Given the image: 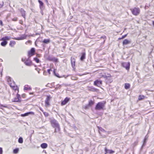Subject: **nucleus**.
<instances>
[{"instance_id":"f257e3e1","label":"nucleus","mask_w":154,"mask_h":154,"mask_svg":"<svg viewBox=\"0 0 154 154\" xmlns=\"http://www.w3.org/2000/svg\"><path fill=\"white\" fill-rule=\"evenodd\" d=\"M51 123L52 126L55 127V132H57L60 131V126L59 124L57 121L54 119H51Z\"/></svg>"},{"instance_id":"f03ea898","label":"nucleus","mask_w":154,"mask_h":154,"mask_svg":"<svg viewBox=\"0 0 154 154\" xmlns=\"http://www.w3.org/2000/svg\"><path fill=\"white\" fill-rule=\"evenodd\" d=\"M30 58L28 57L27 59L25 58H22L21 60L24 62V64L27 66H30L32 64V61L30 59Z\"/></svg>"},{"instance_id":"7ed1b4c3","label":"nucleus","mask_w":154,"mask_h":154,"mask_svg":"<svg viewBox=\"0 0 154 154\" xmlns=\"http://www.w3.org/2000/svg\"><path fill=\"white\" fill-rule=\"evenodd\" d=\"M105 103L103 102L98 103L95 107V109L97 110L103 109Z\"/></svg>"},{"instance_id":"20e7f679","label":"nucleus","mask_w":154,"mask_h":154,"mask_svg":"<svg viewBox=\"0 0 154 154\" xmlns=\"http://www.w3.org/2000/svg\"><path fill=\"white\" fill-rule=\"evenodd\" d=\"M131 10L133 14L135 16L138 15L140 12V9L138 8H134L133 9H131Z\"/></svg>"},{"instance_id":"39448f33","label":"nucleus","mask_w":154,"mask_h":154,"mask_svg":"<svg viewBox=\"0 0 154 154\" xmlns=\"http://www.w3.org/2000/svg\"><path fill=\"white\" fill-rule=\"evenodd\" d=\"M103 76L107 80L106 81V82L111 83L112 81L110 74H108L107 75H103Z\"/></svg>"},{"instance_id":"423d86ee","label":"nucleus","mask_w":154,"mask_h":154,"mask_svg":"<svg viewBox=\"0 0 154 154\" xmlns=\"http://www.w3.org/2000/svg\"><path fill=\"white\" fill-rule=\"evenodd\" d=\"M103 76L107 80L106 81V82L111 83L112 81L110 74H108L107 75H103Z\"/></svg>"},{"instance_id":"0eeeda50","label":"nucleus","mask_w":154,"mask_h":154,"mask_svg":"<svg viewBox=\"0 0 154 154\" xmlns=\"http://www.w3.org/2000/svg\"><path fill=\"white\" fill-rule=\"evenodd\" d=\"M35 49L34 48H32L30 51L28 52V57L30 58L35 54Z\"/></svg>"},{"instance_id":"6e6552de","label":"nucleus","mask_w":154,"mask_h":154,"mask_svg":"<svg viewBox=\"0 0 154 154\" xmlns=\"http://www.w3.org/2000/svg\"><path fill=\"white\" fill-rule=\"evenodd\" d=\"M8 82L10 87L11 88L14 87L16 85L14 82L11 80V78H9L8 79Z\"/></svg>"},{"instance_id":"1a4fd4ad","label":"nucleus","mask_w":154,"mask_h":154,"mask_svg":"<svg viewBox=\"0 0 154 154\" xmlns=\"http://www.w3.org/2000/svg\"><path fill=\"white\" fill-rule=\"evenodd\" d=\"M20 98V96L18 94H17L16 97L14 98L13 100V101L14 102H20L21 101Z\"/></svg>"},{"instance_id":"9d476101","label":"nucleus","mask_w":154,"mask_h":154,"mask_svg":"<svg viewBox=\"0 0 154 154\" xmlns=\"http://www.w3.org/2000/svg\"><path fill=\"white\" fill-rule=\"evenodd\" d=\"M102 84V81L98 80L94 81V85L98 87L100 86Z\"/></svg>"},{"instance_id":"9b49d317","label":"nucleus","mask_w":154,"mask_h":154,"mask_svg":"<svg viewBox=\"0 0 154 154\" xmlns=\"http://www.w3.org/2000/svg\"><path fill=\"white\" fill-rule=\"evenodd\" d=\"M50 96H47V97L45 100V106L47 107L50 105L49 102L50 100Z\"/></svg>"},{"instance_id":"f8f14e48","label":"nucleus","mask_w":154,"mask_h":154,"mask_svg":"<svg viewBox=\"0 0 154 154\" xmlns=\"http://www.w3.org/2000/svg\"><path fill=\"white\" fill-rule=\"evenodd\" d=\"M122 65L125 67V68L126 69L128 70L129 68L130 63L129 62L128 63H122Z\"/></svg>"},{"instance_id":"ddd939ff","label":"nucleus","mask_w":154,"mask_h":154,"mask_svg":"<svg viewBox=\"0 0 154 154\" xmlns=\"http://www.w3.org/2000/svg\"><path fill=\"white\" fill-rule=\"evenodd\" d=\"M69 100V98L66 97L64 100L61 103L62 105H65Z\"/></svg>"},{"instance_id":"4468645a","label":"nucleus","mask_w":154,"mask_h":154,"mask_svg":"<svg viewBox=\"0 0 154 154\" xmlns=\"http://www.w3.org/2000/svg\"><path fill=\"white\" fill-rule=\"evenodd\" d=\"M98 128L99 130V133L100 134H101V132H103L105 133L106 134H107V132L102 128L98 127Z\"/></svg>"},{"instance_id":"2eb2a0df","label":"nucleus","mask_w":154,"mask_h":154,"mask_svg":"<svg viewBox=\"0 0 154 154\" xmlns=\"http://www.w3.org/2000/svg\"><path fill=\"white\" fill-rule=\"evenodd\" d=\"M30 114H34V112H29L27 113H26L22 115V116H28Z\"/></svg>"},{"instance_id":"dca6fc26","label":"nucleus","mask_w":154,"mask_h":154,"mask_svg":"<svg viewBox=\"0 0 154 154\" xmlns=\"http://www.w3.org/2000/svg\"><path fill=\"white\" fill-rule=\"evenodd\" d=\"M21 13L22 14V16L24 18H25V11L23 9H21L20 10Z\"/></svg>"},{"instance_id":"f3484780","label":"nucleus","mask_w":154,"mask_h":154,"mask_svg":"<svg viewBox=\"0 0 154 154\" xmlns=\"http://www.w3.org/2000/svg\"><path fill=\"white\" fill-rule=\"evenodd\" d=\"M11 37L10 36H6L5 37L2 38L0 40H9L10 39Z\"/></svg>"},{"instance_id":"a211bd4d","label":"nucleus","mask_w":154,"mask_h":154,"mask_svg":"<svg viewBox=\"0 0 154 154\" xmlns=\"http://www.w3.org/2000/svg\"><path fill=\"white\" fill-rule=\"evenodd\" d=\"M131 43V42L127 39H125L123 42V45H126Z\"/></svg>"},{"instance_id":"6ab92c4d","label":"nucleus","mask_w":154,"mask_h":154,"mask_svg":"<svg viewBox=\"0 0 154 154\" xmlns=\"http://www.w3.org/2000/svg\"><path fill=\"white\" fill-rule=\"evenodd\" d=\"M71 62L72 66L73 67L75 66V60L74 58H71Z\"/></svg>"},{"instance_id":"aec40b11","label":"nucleus","mask_w":154,"mask_h":154,"mask_svg":"<svg viewBox=\"0 0 154 154\" xmlns=\"http://www.w3.org/2000/svg\"><path fill=\"white\" fill-rule=\"evenodd\" d=\"M48 144L45 143H42L41 145V147L43 149L46 148Z\"/></svg>"},{"instance_id":"412c9836","label":"nucleus","mask_w":154,"mask_h":154,"mask_svg":"<svg viewBox=\"0 0 154 154\" xmlns=\"http://www.w3.org/2000/svg\"><path fill=\"white\" fill-rule=\"evenodd\" d=\"M3 41L1 43V45L3 47L5 46L7 44L6 41L2 40Z\"/></svg>"},{"instance_id":"4be33fe9","label":"nucleus","mask_w":154,"mask_h":154,"mask_svg":"<svg viewBox=\"0 0 154 154\" xmlns=\"http://www.w3.org/2000/svg\"><path fill=\"white\" fill-rule=\"evenodd\" d=\"M38 2L40 4V8L41 9H42L43 8V6L44 4L43 2L40 0H38Z\"/></svg>"},{"instance_id":"5701e85b","label":"nucleus","mask_w":154,"mask_h":154,"mask_svg":"<svg viewBox=\"0 0 154 154\" xmlns=\"http://www.w3.org/2000/svg\"><path fill=\"white\" fill-rule=\"evenodd\" d=\"M85 53H83L82 54V56L80 58L81 61H83L85 58Z\"/></svg>"},{"instance_id":"b1692460","label":"nucleus","mask_w":154,"mask_h":154,"mask_svg":"<svg viewBox=\"0 0 154 154\" xmlns=\"http://www.w3.org/2000/svg\"><path fill=\"white\" fill-rule=\"evenodd\" d=\"M26 38V37L25 36H21L20 37H19L18 38H14V39H15L16 40H23V39H25Z\"/></svg>"},{"instance_id":"393cba45","label":"nucleus","mask_w":154,"mask_h":154,"mask_svg":"<svg viewBox=\"0 0 154 154\" xmlns=\"http://www.w3.org/2000/svg\"><path fill=\"white\" fill-rule=\"evenodd\" d=\"M16 43L14 41H11L9 45L11 47H13L14 45Z\"/></svg>"},{"instance_id":"a878e982","label":"nucleus","mask_w":154,"mask_h":154,"mask_svg":"<svg viewBox=\"0 0 154 154\" xmlns=\"http://www.w3.org/2000/svg\"><path fill=\"white\" fill-rule=\"evenodd\" d=\"M28 85H26L24 87V90H31V88L30 87H28Z\"/></svg>"},{"instance_id":"bb28decb","label":"nucleus","mask_w":154,"mask_h":154,"mask_svg":"<svg viewBox=\"0 0 154 154\" xmlns=\"http://www.w3.org/2000/svg\"><path fill=\"white\" fill-rule=\"evenodd\" d=\"M130 85L128 83H125V88L126 89H128L130 88Z\"/></svg>"},{"instance_id":"cd10ccee","label":"nucleus","mask_w":154,"mask_h":154,"mask_svg":"<svg viewBox=\"0 0 154 154\" xmlns=\"http://www.w3.org/2000/svg\"><path fill=\"white\" fill-rule=\"evenodd\" d=\"M50 42V40L49 39H45L43 41V42L46 44H48Z\"/></svg>"},{"instance_id":"c85d7f7f","label":"nucleus","mask_w":154,"mask_h":154,"mask_svg":"<svg viewBox=\"0 0 154 154\" xmlns=\"http://www.w3.org/2000/svg\"><path fill=\"white\" fill-rule=\"evenodd\" d=\"M94 103V102L91 100H90L89 101L88 105L90 106H91L93 105Z\"/></svg>"},{"instance_id":"c756f323","label":"nucleus","mask_w":154,"mask_h":154,"mask_svg":"<svg viewBox=\"0 0 154 154\" xmlns=\"http://www.w3.org/2000/svg\"><path fill=\"white\" fill-rule=\"evenodd\" d=\"M34 60L37 63H39V60L37 57H35L34 58Z\"/></svg>"},{"instance_id":"7c9ffc66","label":"nucleus","mask_w":154,"mask_h":154,"mask_svg":"<svg viewBox=\"0 0 154 154\" xmlns=\"http://www.w3.org/2000/svg\"><path fill=\"white\" fill-rule=\"evenodd\" d=\"M18 142L20 143H23V139L22 137H20L18 139Z\"/></svg>"},{"instance_id":"2f4dec72","label":"nucleus","mask_w":154,"mask_h":154,"mask_svg":"<svg viewBox=\"0 0 154 154\" xmlns=\"http://www.w3.org/2000/svg\"><path fill=\"white\" fill-rule=\"evenodd\" d=\"M107 152L108 153L111 154L114 152H115L111 149H107Z\"/></svg>"},{"instance_id":"473e14b6","label":"nucleus","mask_w":154,"mask_h":154,"mask_svg":"<svg viewBox=\"0 0 154 154\" xmlns=\"http://www.w3.org/2000/svg\"><path fill=\"white\" fill-rule=\"evenodd\" d=\"M19 149H14L13 152L14 153L16 154L18 152Z\"/></svg>"},{"instance_id":"72a5a7b5","label":"nucleus","mask_w":154,"mask_h":154,"mask_svg":"<svg viewBox=\"0 0 154 154\" xmlns=\"http://www.w3.org/2000/svg\"><path fill=\"white\" fill-rule=\"evenodd\" d=\"M46 86L47 87H49L50 88H52V87H53V85H52V84L49 83Z\"/></svg>"},{"instance_id":"f704fd0d","label":"nucleus","mask_w":154,"mask_h":154,"mask_svg":"<svg viewBox=\"0 0 154 154\" xmlns=\"http://www.w3.org/2000/svg\"><path fill=\"white\" fill-rule=\"evenodd\" d=\"M148 138V136L146 135L144 139V143L143 145H144L145 144V143H146V140H147V139Z\"/></svg>"},{"instance_id":"c9c22d12","label":"nucleus","mask_w":154,"mask_h":154,"mask_svg":"<svg viewBox=\"0 0 154 154\" xmlns=\"http://www.w3.org/2000/svg\"><path fill=\"white\" fill-rule=\"evenodd\" d=\"M12 88L15 90H18V89L17 86L16 85L14 86V87H13Z\"/></svg>"},{"instance_id":"e433bc0d","label":"nucleus","mask_w":154,"mask_h":154,"mask_svg":"<svg viewBox=\"0 0 154 154\" xmlns=\"http://www.w3.org/2000/svg\"><path fill=\"white\" fill-rule=\"evenodd\" d=\"M144 97L143 96H141L140 95L139 96L138 99L139 100H141Z\"/></svg>"},{"instance_id":"4c0bfd02","label":"nucleus","mask_w":154,"mask_h":154,"mask_svg":"<svg viewBox=\"0 0 154 154\" xmlns=\"http://www.w3.org/2000/svg\"><path fill=\"white\" fill-rule=\"evenodd\" d=\"M44 114L45 115V116L46 117H47L48 116V112H43Z\"/></svg>"},{"instance_id":"58836bf2","label":"nucleus","mask_w":154,"mask_h":154,"mask_svg":"<svg viewBox=\"0 0 154 154\" xmlns=\"http://www.w3.org/2000/svg\"><path fill=\"white\" fill-rule=\"evenodd\" d=\"M17 20V17H15L12 19V20L14 21H16Z\"/></svg>"},{"instance_id":"ea45409f","label":"nucleus","mask_w":154,"mask_h":154,"mask_svg":"<svg viewBox=\"0 0 154 154\" xmlns=\"http://www.w3.org/2000/svg\"><path fill=\"white\" fill-rule=\"evenodd\" d=\"M53 72H54V74L57 77H58V78H60V77L58 75L56 74L55 73V70H54V71H53Z\"/></svg>"},{"instance_id":"a19ab883","label":"nucleus","mask_w":154,"mask_h":154,"mask_svg":"<svg viewBox=\"0 0 154 154\" xmlns=\"http://www.w3.org/2000/svg\"><path fill=\"white\" fill-rule=\"evenodd\" d=\"M3 5V2H2L0 3V8H2Z\"/></svg>"},{"instance_id":"79ce46f5","label":"nucleus","mask_w":154,"mask_h":154,"mask_svg":"<svg viewBox=\"0 0 154 154\" xmlns=\"http://www.w3.org/2000/svg\"><path fill=\"white\" fill-rule=\"evenodd\" d=\"M127 35V34H126L124 35H123L122 36V37L121 38H125V37Z\"/></svg>"},{"instance_id":"37998d69","label":"nucleus","mask_w":154,"mask_h":154,"mask_svg":"<svg viewBox=\"0 0 154 154\" xmlns=\"http://www.w3.org/2000/svg\"><path fill=\"white\" fill-rule=\"evenodd\" d=\"M2 149L1 148H0V154H2Z\"/></svg>"},{"instance_id":"c03bdc74","label":"nucleus","mask_w":154,"mask_h":154,"mask_svg":"<svg viewBox=\"0 0 154 154\" xmlns=\"http://www.w3.org/2000/svg\"><path fill=\"white\" fill-rule=\"evenodd\" d=\"M107 149L106 148H105V151L106 152V153L105 154H106L107 153H108V152H107Z\"/></svg>"},{"instance_id":"a18cd8bd","label":"nucleus","mask_w":154,"mask_h":154,"mask_svg":"<svg viewBox=\"0 0 154 154\" xmlns=\"http://www.w3.org/2000/svg\"><path fill=\"white\" fill-rule=\"evenodd\" d=\"M35 69L38 71V73H40V70L39 69L36 68Z\"/></svg>"},{"instance_id":"49530a36","label":"nucleus","mask_w":154,"mask_h":154,"mask_svg":"<svg viewBox=\"0 0 154 154\" xmlns=\"http://www.w3.org/2000/svg\"><path fill=\"white\" fill-rule=\"evenodd\" d=\"M0 24L1 26H3V24L2 23V22L1 20H0Z\"/></svg>"},{"instance_id":"de8ad7c7","label":"nucleus","mask_w":154,"mask_h":154,"mask_svg":"<svg viewBox=\"0 0 154 154\" xmlns=\"http://www.w3.org/2000/svg\"><path fill=\"white\" fill-rule=\"evenodd\" d=\"M51 71V69H49L48 70V72L49 74H50V71Z\"/></svg>"},{"instance_id":"09e8293b","label":"nucleus","mask_w":154,"mask_h":154,"mask_svg":"<svg viewBox=\"0 0 154 154\" xmlns=\"http://www.w3.org/2000/svg\"><path fill=\"white\" fill-rule=\"evenodd\" d=\"M1 106H3V107H5V108H7V106H3L2 105H1V104H0V107H1Z\"/></svg>"},{"instance_id":"8fccbe9b","label":"nucleus","mask_w":154,"mask_h":154,"mask_svg":"<svg viewBox=\"0 0 154 154\" xmlns=\"http://www.w3.org/2000/svg\"><path fill=\"white\" fill-rule=\"evenodd\" d=\"M37 56L38 57H41V55L40 54H37Z\"/></svg>"},{"instance_id":"3c124183","label":"nucleus","mask_w":154,"mask_h":154,"mask_svg":"<svg viewBox=\"0 0 154 154\" xmlns=\"http://www.w3.org/2000/svg\"><path fill=\"white\" fill-rule=\"evenodd\" d=\"M19 23L20 24H22L23 23V22L22 20H20Z\"/></svg>"},{"instance_id":"603ef678","label":"nucleus","mask_w":154,"mask_h":154,"mask_svg":"<svg viewBox=\"0 0 154 154\" xmlns=\"http://www.w3.org/2000/svg\"><path fill=\"white\" fill-rule=\"evenodd\" d=\"M45 72H45V71H44V72H43V74H44V75H46L45 74Z\"/></svg>"},{"instance_id":"864d4df0","label":"nucleus","mask_w":154,"mask_h":154,"mask_svg":"<svg viewBox=\"0 0 154 154\" xmlns=\"http://www.w3.org/2000/svg\"><path fill=\"white\" fill-rule=\"evenodd\" d=\"M45 2H46L47 3H48V0H45Z\"/></svg>"},{"instance_id":"5fc2aeb1","label":"nucleus","mask_w":154,"mask_h":154,"mask_svg":"<svg viewBox=\"0 0 154 154\" xmlns=\"http://www.w3.org/2000/svg\"><path fill=\"white\" fill-rule=\"evenodd\" d=\"M33 94V93H30V94Z\"/></svg>"},{"instance_id":"6e6d98bb","label":"nucleus","mask_w":154,"mask_h":154,"mask_svg":"<svg viewBox=\"0 0 154 154\" xmlns=\"http://www.w3.org/2000/svg\"><path fill=\"white\" fill-rule=\"evenodd\" d=\"M122 38H119V40H120V39H122Z\"/></svg>"},{"instance_id":"4d7b16f0","label":"nucleus","mask_w":154,"mask_h":154,"mask_svg":"<svg viewBox=\"0 0 154 154\" xmlns=\"http://www.w3.org/2000/svg\"><path fill=\"white\" fill-rule=\"evenodd\" d=\"M25 95L24 94V95H22V97H24V96Z\"/></svg>"},{"instance_id":"13d9d810","label":"nucleus","mask_w":154,"mask_h":154,"mask_svg":"<svg viewBox=\"0 0 154 154\" xmlns=\"http://www.w3.org/2000/svg\"><path fill=\"white\" fill-rule=\"evenodd\" d=\"M153 24L154 26V21H153Z\"/></svg>"}]
</instances>
